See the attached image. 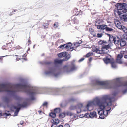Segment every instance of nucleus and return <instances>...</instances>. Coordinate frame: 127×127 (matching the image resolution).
<instances>
[{"mask_svg": "<svg viewBox=\"0 0 127 127\" xmlns=\"http://www.w3.org/2000/svg\"><path fill=\"white\" fill-rule=\"evenodd\" d=\"M37 88L33 87L27 83L23 82L19 84L6 85L0 84V92H5L10 95H13L16 91L24 92L30 96V98L34 100L35 98L33 96L37 93Z\"/></svg>", "mask_w": 127, "mask_h": 127, "instance_id": "nucleus-1", "label": "nucleus"}, {"mask_svg": "<svg viewBox=\"0 0 127 127\" xmlns=\"http://www.w3.org/2000/svg\"><path fill=\"white\" fill-rule=\"evenodd\" d=\"M93 85L96 86L98 89H115L116 87L127 86V81L123 84L120 81V79L116 78L112 81H94Z\"/></svg>", "mask_w": 127, "mask_h": 127, "instance_id": "nucleus-2", "label": "nucleus"}, {"mask_svg": "<svg viewBox=\"0 0 127 127\" xmlns=\"http://www.w3.org/2000/svg\"><path fill=\"white\" fill-rule=\"evenodd\" d=\"M112 98L111 95H104L101 98L96 97L92 100L95 106L97 105L100 109H103L108 106L111 105Z\"/></svg>", "mask_w": 127, "mask_h": 127, "instance_id": "nucleus-3", "label": "nucleus"}, {"mask_svg": "<svg viewBox=\"0 0 127 127\" xmlns=\"http://www.w3.org/2000/svg\"><path fill=\"white\" fill-rule=\"evenodd\" d=\"M115 6L117 9L114 11V13L115 15H118L119 16L127 11V5L125 3H117Z\"/></svg>", "mask_w": 127, "mask_h": 127, "instance_id": "nucleus-4", "label": "nucleus"}, {"mask_svg": "<svg viewBox=\"0 0 127 127\" xmlns=\"http://www.w3.org/2000/svg\"><path fill=\"white\" fill-rule=\"evenodd\" d=\"M44 74L46 76H58L59 74L57 68L56 67L49 68L45 71Z\"/></svg>", "mask_w": 127, "mask_h": 127, "instance_id": "nucleus-5", "label": "nucleus"}, {"mask_svg": "<svg viewBox=\"0 0 127 127\" xmlns=\"http://www.w3.org/2000/svg\"><path fill=\"white\" fill-rule=\"evenodd\" d=\"M70 109L71 110L76 109L77 112L78 113H80L82 110L85 111L88 110L90 111L92 109V108L90 109L89 107H88V108L87 107V105L85 106H83V104L80 103H78L77 106H71L70 107Z\"/></svg>", "mask_w": 127, "mask_h": 127, "instance_id": "nucleus-6", "label": "nucleus"}, {"mask_svg": "<svg viewBox=\"0 0 127 127\" xmlns=\"http://www.w3.org/2000/svg\"><path fill=\"white\" fill-rule=\"evenodd\" d=\"M110 106H108L107 107H106L104 109H100V110L98 111V114L100 115L99 117L100 118L103 119L105 117V116H106L107 115L108 111H109L111 109Z\"/></svg>", "mask_w": 127, "mask_h": 127, "instance_id": "nucleus-7", "label": "nucleus"}, {"mask_svg": "<svg viewBox=\"0 0 127 127\" xmlns=\"http://www.w3.org/2000/svg\"><path fill=\"white\" fill-rule=\"evenodd\" d=\"M76 68L75 65L73 64L71 66L69 65L65 66L63 68V69L65 72L68 73L75 70Z\"/></svg>", "mask_w": 127, "mask_h": 127, "instance_id": "nucleus-8", "label": "nucleus"}, {"mask_svg": "<svg viewBox=\"0 0 127 127\" xmlns=\"http://www.w3.org/2000/svg\"><path fill=\"white\" fill-rule=\"evenodd\" d=\"M127 51V48L126 49L125 51H121V53L118 55L116 60L117 63L120 64H121L122 63V58L123 56L125 54V53H126Z\"/></svg>", "mask_w": 127, "mask_h": 127, "instance_id": "nucleus-9", "label": "nucleus"}, {"mask_svg": "<svg viewBox=\"0 0 127 127\" xmlns=\"http://www.w3.org/2000/svg\"><path fill=\"white\" fill-rule=\"evenodd\" d=\"M112 46V44L109 43L107 45H105L102 47V49L101 50L102 51V53H108L109 52V49L111 48V47Z\"/></svg>", "mask_w": 127, "mask_h": 127, "instance_id": "nucleus-10", "label": "nucleus"}, {"mask_svg": "<svg viewBox=\"0 0 127 127\" xmlns=\"http://www.w3.org/2000/svg\"><path fill=\"white\" fill-rule=\"evenodd\" d=\"M103 60L105 63L107 64L113 61V59L110 56L108 55L104 58Z\"/></svg>", "mask_w": 127, "mask_h": 127, "instance_id": "nucleus-11", "label": "nucleus"}, {"mask_svg": "<svg viewBox=\"0 0 127 127\" xmlns=\"http://www.w3.org/2000/svg\"><path fill=\"white\" fill-rule=\"evenodd\" d=\"M65 46L66 49L67 51H72L73 50H75V47H71L72 44L70 43H68V44H66Z\"/></svg>", "mask_w": 127, "mask_h": 127, "instance_id": "nucleus-12", "label": "nucleus"}, {"mask_svg": "<svg viewBox=\"0 0 127 127\" xmlns=\"http://www.w3.org/2000/svg\"><path fill=\"white\" fill-rule=\"evenodd\" d=\"M92 50L93 52H95L96 53L98 54H101L102 53V51L101 50H99L98 48H96L94 45L92 46Z\"/></svg>", "mask_w": 127, "mask_h": 127, "instance_id": "nucleus-13", "label": "nucleus"}, {"mask_svg": "<svg viewBox=\"0 0 127 127\" xmlns=\"http://www.w3.org/2000/svg\"><path fill=\"white\" fill-rule=\"evenodd\" d=\"M127 40L124 38L120 39V44L121 47H125L126 43Z\"/></svg>", "mask_w": 127, "mask_h": 127, "instance_id": "nucleus-14", "label": "nucleus"}, {"mask_svg": "<svg viewBox=\"0 0 127 127\" xmlns=\"http://www.w3.org/2000/svg\"><path fill=\"white\" fill-rule=\"evenodd\" d=\"M92 100L89 101H88L87 105V107L88 108L89 107L90 108L92 107V108L91 109L93 108L92 107L94 106H95Z\"/></svg>", "mask_w": 127, "mask_h": 127, "instance_id": "nucleus-15", "label": "nucleus"}, {"mask_svg": "<svg viewBox=\"0 0 127 127\" xmlns=\"http://www.w3.org/2000/svg\"><path fill=\"white\" fill-rule=\"evenodd\" d=\"M13 109H15L16 110L15 111V112L14 114L13 115V116H17L20 109V108H17L16 107L13 106L11 108V110H13Z\"/></svg>", "mask_w": 127, "mask_h": 127, "instance_id": "nucleus-16", "label": "nucleus"}, {"mask_svg": "<svg viewBox=\"0 0 127 127\" xmlns=\"http://www.w3.org/2000/svg\"><path fill=\"white\" fill-rule=\"evenodd\" d=\"M114 22L115 25L118 28L120 29L122 28L121 27L122 25L121 23L119 21L116 20H115Z\"/></svg>", "mask_w": 127, "mask_h": 127, "instance_id": "nucleus-17", "label": "nucleus"}, {"mask_svg": "<svg viewBox=\"0 0 127 127\" xmlns=\"http://www.w3.org/2000/svg\"><path fill=\"white\" fill-rule=\"evenodd\" d=\"M2 100L4 102L7 103L9 102L10 100L9 97L6 96L2 98Z\"/></svg>", "mask_w": 127, "mask_h": 127, "instance_id": "nucleus-18", "label": "nucleus"}, {"mask_svg": "<svg viewBox=\"0 0 127 127\" xmlns=\"http://www.w3.org/2000/svg\"><path fill=\"white\" fill-rule=\"evenodd\" d=\"M90 117L91 118H93L94 117L97 118V117L96 113L95 111L91 112L90 114Z\"/></svg>", "mask_w": 127, "mask_h": 127, "instance_id": "nucleus-19", "label": "nucleus"}, {"mask_svg": "<svg viewBox=\"0 0 127 127\" xmlns=\"http://www.w3.org/2000/svg\"><path fill=\"white\" fill-rule=\"evenodd\" d=\"M67 53L66 52H63L61 53L58 54V56L60 58H62L65 56L67 54Z\"/></svg>", "mask_w": 127, "mask_h": 127, "instance_id": "nucleus-20", "label": "nucleus"}, {"mask_svg": "<svg viewBox=\"0 0 127 127\" xmlns=\"http://www.w3.org/2000/svg\"><path fill=\"white\" fill-rule=\"evenodd\" d=\"M106 25H97V28L98 29H104L106 28Z\"/></svg>", "mask_w": 127, "mask_h": 127, "instance_id": "nucleus-21", "label": "nucleus"}, {"mask_svg": "<svg viewBox=\"0 0 127 127\" xmlns=\"http://www.w3.org/2000/svg\"><path fill=\"white\" fill-rule=\"evenodd\" d=\"M64 61V60L63 59H56L54 60V62L55 64H60Z\"/></svg>", "mask_w": 127, "mask_h": 127, "instance_id": "nucleus-22", "label": "nucleus"}, {"mask_svg": "<svg viewBox=\"0 0 127 127\" xmlns=\"http://www.w3.org/2000/svg\"><path fill=\"white\" fill-rule=\"evenodd\" d=\"M113 42L117 45H118L120 42L119 39L117 37H115Z\"/></svg>", "mask_w": 127, "mask_h": 127, "instance_id": "nucleus-23", "label": "nucleus"}, {"mask_svg": "<svg viewBox=\"0 0 127 127\" xmlns=\"http://www.w3.org/2000/svg\"><path fill=\"white\" fill-rule=\"evenodd\" d=\"M102 20L99 19H98L95 21V25L96 26H97L99 25L102 22Z\"/></svg>", "mask_w": 127, "mask_h": 127, "instance_id": "nucleus-24", "label": "nucleus"}, {"mask_svg": "<svg viewBox=\"0 0 127 127\" xmlns=\"http://www.w3.org/2000/svg\"><path fill=\"white\" fill-rule=\"evenodd\" d=\"M121 19L125 21H127V15L124 14L121 17Z\"/></svg>", "mask_w": 127, "mask_h": 127, "instance_id": "nucleus-25", "label": "nucleus"}, {"mask_svg": "<svg viewBox=\"0 0 127 127\" xmlns=\"http://www.w3.org/2000/svg\"><path fill=\"white\" fill-rule=\"evenodd\" d=\"M72 21L73 23L75 24H77L78 23V21L77 20V18H75L74 16H73L72 17Z\"/></svg>", "mask_w": 127, "mask_h": 127, "instance_id": "nucleus-26", "label": "nucleus"}, {"mask_svg": "<svg viewBox=\"0 0 127 127\" xmlns=\"http://www.w3.org/2000/svg\"><path fill=\"white\" fill-rule=\"evenodd\" d=\"M82 41L81 40H80L79 41L75 42L74 43V45L75 46L74 49H75V47H77L79 45L82 43Z\"/></svg>", "mask_w": 127, "mask_h": 127, "instance_id": "nucleus-27", "label": "nucleus"}, {"mask_svg": "<svg viewBox=\"0 0 127 127\" xmlns=\"http://www.w3.org/2000/svg\"><path fill=\"white\" fill-rule=\"evenodd\" d=\"M27 103L26 102H24L22 104H18V105L19 107H25L26 106Z\"/></svg>", "mask_w": 127, "mask_h": 127, "instance_id": "nucleus-28", "label": "nucleus"}, {"mask_svg": "<svg viewBox=\"0 0 127 127\" xmlns=\"http://www.w3.org/2000/svg\"><path fill=\"white\" fill-rule=\"evenodd\" d=\"M121 27L122 28L120 29H122L126 33V35H127V29L123 26H122Z\"/></svg>", "mask_w": 127, "mask_h": 127, "instance_id": "nucleus-29", "label": "nucleus"}, {"mask_svg": "<svg viewBox=\"0 0 127 127\" xmlns=\"http://www.w3.org/2000/svg\"><path fill=\"white\" fill-rule=\"evenodd\" d=\"M115 37L113 36L112 35H109V40L111 42H113Z\"/></svg>", "mask_w": 127, "mask_h": 127, "instance_id": "nucleus-30", "label": "nucleus"}, {"mask_svg": "<svg viewBox=\"0 0 127 127\" xmlns=\"http://www.w3.org/2000/svg\"><path fill=\"white\" fill-rule=\"evenodd\" d=\"M15 56L16 57V61H18L20 59H21V60L24 59L25 60H26V59L25 58H24V59L21 58V56H20L19 55H15Z\"/></svg>", "mask_w": 127, "mask_h": 127, "instance_id": "nucleus-31", "label": "nucleus"}, {"mask_svg": "<svg viewBox=\"0 0 127 127\" xmlns=\"http://www.w3.org/2000/svg\"><path fill=\"white\" fill-rule=\"evenodd\" d=\"M65 116V114L64 112H63L61 113L59 115V117L62 118L64 117Z\"/></svg>", "mask_w": 127, "mask_h": 127, "instance_id": "nucleus-32", "label": "nucleus"}, {"mask_svg": "<svg viewBox=\"0 0 127 127\" xmlns=\"http://www.w3.org/2000/svg\"><path fill=\"white\" fill-rule=\"evenodd\" d=\"M49 115L52 118H55L56 116V114L54 112H52L49 114Z\"/></svg>", "mask_w": 127, "mask_h": 127, "instance_id": "nucleus-33", "label": "nucleus"}, {"mask_svg": "<svg viewBox=\"0 0 127 127\" xmlns=\"http://www.w3.org/2000/svg\"><path fill=\"white\" fill-rule=\"evenodd\" d=\"M53 123L56 125L59 123V120L58 119H56L53 120Z\"/></svg>", "mask_w": 127, "mask_h": 127, "instance_id": "nucleus-34", "label": "nucleus"}, {"mask_svg": "<svg viewBox=\"0 0 127 127\" xmlns=\"http://www.w3.org/2000/svg\"><path fill=\"white\" fill-rule=\"evenodd\" d=\"M85 116L86 117H90V114L88 113H86L84 115L83 114V116H81V115H80V118H82V117H84Z\"/></svg>", "mask_w": 127, "mask_h": 127, "instance_id": "nucleus-35", "label": "nucleus"}, {"mask_svg": "<svg viewBox=\"0 0 127 127\" xmlns=\"http://www.w3.org/2000/svg\"><path fill=\"white\" fill-rule=\"evenodd\" d=\"M111 66L112 68H115L116 67V65L115 63L114 62V60L113 61L111 62Z\"/></svg>", "mask_w": 127, "mask_h": 127, "instance_id": "nucleus-36", "label": "nucleus"}, {"mask_svg": "<svg viewBox=\"0 0 127 127\" xmlns=\"http://www.w3.org/2000/svg\"><path fill=\"white\" fill-rule=\"evenodd\" d=\"M70 54H68L66 56L65 59H63V60H64V61H67L70 58Z\"/></svg>", "mask_w": 127, "mask_h": 127, "instance_id": "nucleus-37", "label": "nucleus"}, {"mask_svg": "<svg viewBox=\"0 0 127 127\" xmlns=\"http://www.w3.org/2000/svg\"><path fill=\"white\" fill-rule=\"evenodd\" d=\"M54 112L55 113H59L60 112V109L59 108H57L55 109L54 110Z\"/></svg>", "mask_w": 127, "mask_h": 127, "instance_id": "nucleus-38", "label": "nucleus"}, {"mask_svg": "<svg viewBox=\"0 0 127 127\" xmlns=\"http://www.w3.org/2000/svg\"><path fill=\"white\" fill-rule=\"evenodd\" d=\"M105 29L107 31H113V30L112 28L107 27V26H106V28Z\"/></svg>", "mask_w": 127, "mask_h": 127, "instance_id": "nucleus-39", "label": "nucleus"}, {"mask_svg": "<svg viewBox=\"0 0 127 127\" xmlns=\"http://www.w3.org/2000/svg\"><path fill=\"white\" fill-rule=\"evenodd\" d=\"M43 26L45 28H46L48 27V24L47 23H44L43 24Z\"/></svg>", "mask_w": 127, "mask_h": 127, "instance_id": "nucleus-40", "label": "nucleus"}, {"mask_svg": "<svg viewBox=\"0 0 127 127\" xmlns=\"http://www.w3.org/2000/svg\"><path fill=\"white\" fill-rule=\"evenodd\" d=\"M65 46L66 44H65L63 45H61L59 47V48L63 49L64 48H65Z\"/></svg>", "mask_w": 127, "mask_h": 127, "instance_id": "nucleus-41", "label": "nucleus"}, {"mask_svg": "<svg viewBox=\"0 0 127 127\" xmlns=\"http://www.w3.org/2000/svg\"><path fill=\"white\" fill-rule=\"evenodd\" d=\"M58 26V23L57 22H56L54 24V27L55 28H57Z\"/></svg>", "mask_w": 127, "mask_h": 127, "instance_id": "nucleus-42", "label": "nucleus"}, {"mask_svg": "<svg viewBox=\"0 0 127 127\" xmlns=\"http://www.w3.org/2000/svg\"><path fill=\"white\" fill-rule=\"evenodd\" d=\"M67 115L70 116H74L73 114H72L71 112H67Z\"/></svg>", "mask_w": 127, "mask_h": 127, "instance_id": "nucleus-43", "label": "nucleus"}, {"mask_svg": "<svg viewBox=\"0 0 127 127\" xmlns=\"http://www.w3.org/2000/svg\"><path fill=\"white\" fill-rule=\"evenodd\" d=\"M92 54L93 53H92L89 52L87 54L86 56L87 57H88L92 55Z\"/></svg>", "mask_w": 127, "mask_h": 127, "instance_id": "nucleus-44", "label": "nucleus"}, {"mask_svg": "<svg viewBox=\"0 0 127 127\" xmlns=\"http://www.w3.org/2000/svg\"><path fill=\"white\" fill-rule=\"evenodd\" d=\"M48 104V103L47 102H44L42 105V106H46Z\"/></svg>", "mask_w": 127, "mask_h": 127, "instance_id": "nucleus-45", "label": "nucleus"}, {"mask_svg": "<svg viewBox=\"0 0 127 127\" xmlns=\"http://www.w3.org/2000/svg\"><path fill=\"white\" fill-rule=\"evenodd\" d=\"M100 44H103V45L105 44L107 42L106 41H101L99 42V43H100Z\"/></svg>", "mask_w": 127, "mask_h": 127, "instance_id": "nucleus-46", "label": "nucleus"}, {"mask_svg": "<svg viewBox=\"0 0 127 127\" xmlns=\"http://www.w3.org/2000/svg\"><path fill=\"white\" fill-rule=\"evenodd\" d=\"M102 34L101 33H98L97 34V36L98 37H101L102 36Z\"/></svg>", "mask_w": 127, "mask_h": 127, "instance_id": "nucleus-47", "label": "nucleus"}, {"mask_svg": "<svg viewBox=\"0 0 127 127\" xmlns=\"http://www.w3.org/2000/svg\"><path fill=\"white\" fill-rule=\"evenodd\" d=\"M63 127H70V126L68 124H66L64 125Z\"/></svg>", "mask_w": 127, "mask_h": 127, "instance_id": "nucleus-48", "label": "nucleus"}, {"mask_svg": "<svg viewBox=\"0 0 127 127\" xmlns=\"http://www.w3.org/2000/svg\"><path fill=\"white\" fill-rule=\"evenodd\" d=\"M10 115V114H7L6 113V112L5 113L3 114V115L6 116H7L9 115Z\"/></svg>", "mask_w": 127, "mask_h": 127, "instance_id": "nucleus-49", "label": "nucleus"}, {"mask_svg": "<svg viewBox=\"0 0 127 127\" xmlns=\"http://www.w3.org/2000/svg\"><path fill=\"white\" fill-rule=\"evenodd\" d=\"M84 58H82L81 59H80V60H79L78 61L79 62H80L83 61L84 60Z\"/></svg>", "mask_w": 127, "mask_h": 127, "instance_id": "nucleus-50", "label": "nucleus"}, {"mask_svg": "<svg viewBox=\"0 0 127 127\" xmlns=\"http://www.w3.org/2000/svg\"><path fill=\"white\" fill-rule=\"evenodd\" d=\"M19 48H20V47L19 46H18L15 47L16 49H18Z\"/></svg>", "mask_w": 127, "mask_h": 127, "instance_id": "nucleus-51", "label": "nucleus"}, {"mask_svg": "<svg viewBox=\"0 0 127 127\" xmlns=\"http://www.w3.org/2000/svg\"><path fill=\"white\" fill-rule=\"evenodd\" d=\"M126 53H125V54L124 55V58H125L127 59V55H126Z\"/></svg>", "mask_w": 127, "mask_h": 127, "instance_id": "nucleus-52", "label": "nucleus"}, {"mask_svg": "<svg viewBox=\"0 0 127 127\" xmlns=\"http://www.w3.org/2000/svg\"><path fill=\"white\" fill-rule=\"evenodd\" d=\"M51 127H57L55 125H52L51 126Z\"/></svg>", "mask_w": 127, "mask_h": 127, "instance_id": "nucleus-53", "label": "nucleus"}, {"mask_svg": "<svg viewBox=\"0 0 127 127\" xmlns=\"http://www.w3.org/2000/svg\"><path fill=\"white\" fill-rule=\"evenodd\" d=\"M7 56V55H6V56H1L0 57V59H2V58L3 57H5V56Z\"/></svg>", "mask_w": 127, "mask_h": 127, "instance_id": "nucleus-54", "label": "nucleus"}, {"mask_svg": "<svg viewBox=\"0 0 127 127\" xmlns=\"http://www.w3.org/2000/svg\"><path fill=\"white\" fill-rule=\"evenodd\" d=\"M63 126L61 125H59L58 127H63Z\"/></svg>", "mask_w": 127, "mask_h": 127, "instance_id": "nucleus-55", "label": "nucleus"}, {"mask_svg": "<svg viewBox=\"0 0 127 127\" xmlns=\"http://www.w3.org/2000/svg\"><path fill=\"white\" fill-rule=\"evenodd\" d=\"M62 41V40H59L58 42L59 43H61V41Z\"/></svg>", "mask_w": 127, "mask_h": 127, "instance_id": "nucleus-56", "label": "nucleus"}, {"mask_svg": "<svg viewBox=\"0 0 127 127\" xmlns=\"http://www.w3.org/2000/svg\"><path fill=\"white\" fill-rule=\"evenodd\" d=\"M92 60V58H89V61H91V60Z\"/></svg>", "mask_w": 127, "mask_h": 127, "instance_id": "nucleus-57", "label": "nucleus"}, {"mask_svg": "<svg viewBox=\"0 0 127 127\" xmlns=\"http://www.w3.org/2000/svg\"><path fill=\"white\" fill-rule=\"evenodd\" d=\"M116 93L115 94H114L112 95H113L114 96H115L116 95Z\"/></svg>", "mask_w": 127, "mask_h": 127, "instance_id": "nucleus-58", "label": "nucleus"}, {"mask_svg": "<svg viewBox=\"0 0 127 127\" xmlns=\"http://www.w3.org/2000/svg\"><path fill=\"white\" fill-rule=\"evenodd\" d=\"M35 45H34L33 46V48H34V47H35Z\"/></svg>", "mask_w": 127, "mask_h": 127, "instance_id": "nucleus-59", "label": "nucleus"}, {"mask_svg": "<svg viewBox=\"0 0 127 127\" xmlns=\"http://www.w3.org/2000/svg\"><path fill=\"white\" fill-rule=\"evenodd\" d=\"M11 42L12 43V44H13V41H11Z\"/></svg>", "mask_w": 127, "mask_h": 127, "instance_id": "nucleus-60", "label": "nucleus"}, {"mask_svg": "<svg viewBox=\"0 0 127 127\" xmlns=\"http://www.w3.org/2000/svg\"><path fill=\"white\" fill-rule=\"evenodd\" d=\"M124 93H126V91H124Z\"/></svg>", "mask_w": 127, "mask_h": 127, "instance_id": "nucleus-61", "label": "nucleus"}, {"mask_svg": "<svg viewBox=\"0 0 127 127\" xmlns=\"http://www.w3.org/2000/svg\"><path fill=\"white\" fill-rule=\"evenodd\" d=\"M22 123H20V124H21V125H22Z\"/></svg>", "mask_w": 127, "mask_h": 127, "instance_id": "nucleus-62", "label": "nucleus"}, {"mask_svg": "<svg viewBox=\"0 0 127 127\" xmlns=\"http://www.w3.org/2000/svg\"><path fill=\"white\" fill-rule=\"evenodd\" d=\"M24 55H22V57H23V56H24Z\"/></svg>", "mask_w": 127, "mask_h": 127, "instance_id": "nucleus-63", "label": "nucleus"}, {"mask_svg": "<svg viewBox=\"0 0 127 127\" xmlns=\"http://www.w3.org/2000/svg\"><path fill=\"white\" fill-rule=\"evenodd\" d=\"M39 112H41V111H39Z\"/></svg>", "mask_w": 127, "mask_h": 127, "instance_id": "nucleus-64", "label": "nucleus"}]
</instances>
